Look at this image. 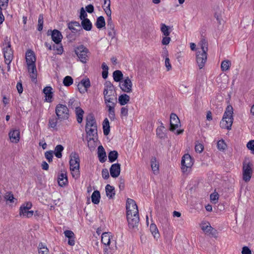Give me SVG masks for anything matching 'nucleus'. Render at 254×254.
Segmentation results:
<instances>
[{
	"instance_id": "1",
	"label": "nucleus",
	"mask_w": 254,
	"mask_h": 254,
	"mask_svg": "<svg viewBox=\"0 0 254 254\" xmlns=\"http://www.w3.org/2000/svg\"><path fill=\"white\" fill-rule=\"evenodd\" d=\"M103 95L105 103L108 108L109 117L111 120H114L116 118L115 103L113 101L116 97V93L114 85L109 81H106L105 83Z\"/></svg>"
},
{
	"instance_id": "2",
	"label": "nucleus",
	"mask_w": 254,
	"mask_h": 254,
	"mask_svg": "<svg viewBox=\"0 0 254 254\" xmlns=\"http://www.w3.org/2000/svg\"><path fill=\"white\" fill-rule=\"evenodd\" d=\"M127 217L130 228L136 227L139 223L138 209L136 203L133 199L128 198L127 201Z\"/></svg>"
},
{
	"instance_id": "3",
	"label": "nucleus",
	"mask_w": 254,
	"mask_h": 254,
	"mask_svg": "<svg viewBox=\"0 0 254 254\" xmlns=\"http://www.w3.org/2000/svg\"><path fill=\"white\" fill-rule=\"evenodd\" d=\"M26 66L28 74L34 82H36L37 71L36 67V57L34 53L28 50L25 55Z\"/></svg>"
},
{
	"instance_id": "4",
	"label": "nucleus",
	"mask_w": 254,
	"mask_h": 254,
	"mask_svg": "<svg viewBox=\"0 0 254 254\" xmlns=\"http://www.w3.org/2000/svg\"><path fill=\"white\" fill-rule=\"evenodd\" d=\"M199 45L200 50H199L196 55V63L199 69H202L205 65L207 60V52L208 51V44L205 39L202 40Z\"/></svg>"
},
{
	"instance_id": "5",
	"label": "nucleus",
	"mask_w": 254,
	"mask_h": 254,
	"mask_svg": "<svg viewBox=\"0 0 254 254\" xmlns=\"http://www.w3.org/2000/svg\"><path fill=\"white\" fill-rule=\"evenodd\" d=\"M233 108L232 106H227L223 118L220 123V126L223 129L230 130L233 123Z\"/></svg>"
},
{
	"instance_id": "6",
	"label": "nucleus",
	"mask_w": 254,
	"mask_h": 254,
	"mask_svg": "<svg viewBox=\"0 0 254 254\" xmlns=\"http://www.w3.org/2000/svg\"><path fill=\"white\" fill-rule=\"evenodd\" d=\"M85 131L87 136L96 137L97 135V126L94 116L88 115L86 117Z\"/></svg>"
},
{
	"instance_id": "7",
	"label": "nucleus",
	"mask_w": 254,
	"mask_h": 254,
	"mask_svg": "<svg viewBox=\"0 0 254 254\" xmlns=\"http://www.w3.org/2000/svg\"><path fill=\"white\" fill-rule=\"evenodd\" d=\"M70 170L73 177L77 178L79 176V157L75 152H72L70 156Z\"/></svg>"
},
{
	"instance_id": "8",
	"label": "nucleus",
	"mask_w": 254,
	"mask_h": 254,
	"mask_svg": "<svg viewBox=\"0 0 254 254\" xmlns=\"http://www.w3.org/2000/svg\"><path fill=\"white\" fill-rule=\"evenodd\" d=\"M253 174V164L249 158L245 159L243 163L242 177L245 182H249L252 178Z\"/></svg>"
},
{
	"instance_id": "9",
	"label": "nucleus",
	"mask_w": 254,
	"mask_h": 254,
	"mask_svg": "<svg viewBox=\"0 0 254 254\" xmlns=\"http://www.w3.org/2000/svg\"><path fill=\"white\" fill-rule=\"evenodd\" d=\"M170 129L176 134L179 135L184 132V129H181V124L180 121L175 114H171L170 119Z\"/></svg>"
},
{
	"instance_id": "10",
	"label": "nucleus",
	"mask_w": 254,
	"mask_h": 254,
	"mask_svg": "<svg viewBox=\"0 0 254 254\" xmlns=\"http://www.w3.org/2000/svg\"><path fill=\"white\" fill-rule=\"evenodd\" d=\"M194 161L189 154H185L181 160V169L183 173L189 174L191 170Z\"/></svg>"
},
{
	"instance_id": "11",
	"label": "nucleus",
	"mask_w": 254,
	"mask_h": 254,
	"mask_svg": "<svg viewBox=\"0 0 254 254\" xmlns=\"http://www.w3.org/2000/svg\"><path fill=\"white\" fill-rule=\"evenodd\" d=\"M74 52L80 62L83 64L87 63L88 60L89 50L86 47L81 45L75 48Z\"/></svg>"
},
{
	"instance_id": "12",
	"label": "nucleus",
	"mask_w": 254,
	"mask_h": 254,
	"mask_svg": "<svg viewBox=\"0 0 254 254\" xmlns=\"http://www.w3.org/2000/svg\"><path fill=\"white\" fill-rule=\"evenodd\" d=\"M55 113L58 120L62 121L68 119L69 110L65 105L62 104H58L55 108Z\"/></svg>"
},
{
	"instance_id": "13",
	"label": "nucleus",
	"mask_w": 254,
	"mask_h": 254,
	"mask_svg": "<svg viewBox=\"0 0 254 254\" xmlns=\"http://www.w3.org/2000/svg\"><path fill=\"white\" fill-rule=\"evenodd\" d=\"M32 206V204L30 202H27L23 203L19 208L20 216L25 218L31 217L34 214V211L33 210H30Z\"/></svg>"
},
{
	"instance_id": "14",
	"label": "nucleus",
	"mask_w": 254,
	"mask_h": 254,
	"mask_svg": "<svg viewBox=\"0 0 254 254\" xmlns=\"http://www.w3.org/2000/svg\"><path fill=\"white\" fill-rule=\"evenodd\" d=\"M87 14L83 7L81 8L79 18L81 20V25L83 28L86 31H90L92 28V24L90 21L87 18Z\"/></svg>"
},
{
	"instance_id": "15",
	"label": "nucleus",
	"mask_w": 254,
	"mask_h": 254,
	"mask_svg": "<svg viewBox=\"0 0 254 254\" xmlns=\"http://www.w3.org/2000/svg\"><path fill=\"white\" fill-rule=\"evenodd\" d=\"M119 87L123 92L131 93L132 91V82L131 78L128 76L125 77L120 82Z\"/></svg>"
},
{
	"instance_id": "16",
	"label": "nucleus",
	"mask_w": 254,
	"mask_h": 254,
	"mask_svg": "<svg viewBox=\"0 0 254 254\" xmlns=\"http://www.w3.org/2000/svg\"><path fill=\"white\" fill-rule=\"evenodd\" d=\"M3 54L5 63L9 64L13 59V52L9 41H8L6 46L3 49Z\"/></svg>"
},
{
	"instance_id": "17",
	"label": "nucleus",
	"mask_w": 254,
	"mask_h": 254,
	"mask_svg": "<svg viewBox=\"0 0 254 254\" xmlns=\"http://www.w3.org/2000/svg\"><path fill=\"white\" fill-rule=\"evenodd\" d=\"M90 86L91 83L89 79L84 78L78 83L77 88L80 93H84L87 92Z\"/></svg>"
},
{
	"instance_id": "18",
	"label": "nucleus",
	"mask_w": 254,
	"mask_h": 254,
	"mask_svg": "<svg viewBox=\"0 0 254 254\" xmlns=\"http://www.w3.org/2000/svg\"><path fill=\"white\" fill-rule=\"evenodd\" d=\"M43 92L45 95V101L49 103L52 102L54 94L52 87L46 86L43 89Z\"/></svg>"
},
{
	"instance_id": "19",
	"label": "nucleus",
	"mask_w": 254,
	"mask_h": 254,
	"mask_svg": "<svg viewBox=\"0 0 254 254\" xmlns=\"http://www.w3.org/2000/svg\"><path fill=\"white\" fill-rule=\"evenodd\" d=\"M111 176L113 178H117L120 174L121 165L119 163H115L110 168Z\"/></svg>"
},
{
	"instance_id": "20",
	"label": "nucleus",
	"mask_w": 254,
	"mask_h": 254,
	"mask_svg": "<svg viewBox=\"0 0 254 254\" xmlns=\"http://www.w3.org/2000/svg\"><path fill=\"white\" fill-rule=\"evenodd\" d=\"M9 137L11 142L16 143L20 140V131L19 129H13L9 132Z\"/></svg>"
},
{
	"instance_id": "21",
	"label": "nucleus",
	"mask_w": 254,
	"mask_h": 254,
	"mask_svg": "<svg viewBox=\"0 0 254 254\" xmlns=\"http://www.w3.org/2000/svg\"><path fill=\"white\" fill-rule=\"evenodd\" d=\"M113 239V236L111 233L104 232L101 236V242L105 246H109L110 245L111 241Z\"/></svg>"
},
{
	"instance_id": "22",
	"label": "nucleus",
	"mask_w": 254,
	"mask_h": 254,
	"mask_svg": "<svg viewBox=\"0 0 254 254\" xmlns=\"http://www.w3.org/2000/svg\"><path fill=\"white\" fill-rule=\"evenodd\" d=\"M51 37L52 40L57 44H60L63 38L61 33L56 29L52 31Z\"/></svg>"
},
{
	"instance_id": "23",
	"label": "nucleus",
	"mask_w": 254,
	"mask_h": 254,
	"mask_svg": "<svg viewBox=\"0 0 254 254\" xmlns=\"http://www.w3.org/2000/svg\"><path fill=\"white\" fill-rule=\"evenodd\" d=\"M58 184L61 187H64L67 184V178L65 172H62L58 180Z\"/></svg>"
},
{
	"instance_id": "24",
	"label": "nucleus",
	"mask_w": 254,
	"mask_h": 254,
	"mask_svg": "<svg viewBox=\"0 0 254 254\" xmlns=\"http://www.w3.org/2000/svg\"><path fill=\"white\" fill-rule=\"evenodd\" d=\"M98 157L99 161L102 163L104 162L106 160V153L102 145H100L98 148Z\"/></svg>"
},
{
	"instance_id": "25",
	"label": "nucleus",
	"mask_w": 254,
	"mask_h": 254,
	"mask_svg": "<svg viewBox=\"0 0 254 254\" xmlns=\"http://www.w3.org/2000/svg\"><path fill=\"white\" fill-rule=\"evenodd\" d=\"M106 196L109 199H113L115 195V190L114 187L110 185H107L105 187Z\"/></svg>"
},
{
	"instance_id": "26",
	"label": "nucleus",
	"mask_w": 254,
	"mask_h": 254,
	"mask_svg": "<svg viewBox=\"0 0 254 254\" xmlns=\"http://www.w3.org/2000/svg\"><path fill=\"white\" fill-rule=\"evenodd\" d=\"M130 101V97L128 95L124 93L119 96L118 101L120 105L125 106L128 104Z\"/></svg>"
},
{
	"instance_id": "27",
	"label": "nucleus",
	"mask_w": 254,
	"mask_h": 254,
	"mask_svg": "<svg viewBox=\"0 0 254 254\" xmlns=\"http://www.w3.org/2000/svg\"><path fill=\"white\" fill-rule=\"evenodd\" d=\"M151 167L153 173L154 174H157L159 171V163L155 157H153L151 160Z\"/></svg>"
},
{
	"instance_id": "28",
	"label": "nucleus",
	"mask_w": 254,
	"mask_h": 254,
	"mask_svg": "<svg viewBox=\"0 0 254 254\" xmlns=\"http://www.w3.org/2000/svg\"><path fill=\"white\" fill-rule=\"evenodd\" d=\"M75 113L78 123L81 124L83 121L84 111L79 107H77L75 108Z\"/></svg>"
},
{
	"instance_id": "29",
	"label": "nucleus",
	"mask_w": 254,
	"mask_h": 254,
	"mask_svg": "<svg viewBox=\"0 0 254 254\" xmlns=\"http://www.w3.org/2000/svg\"><path fill=\"white\" fill-rule=\"evenodd\" d=\"M150 230L154 239L158 240L160 238V235L156 225L154 223L151 224Z\"/></svg>"
},
{
	"instance_id": "30",
	"label": "nucleus",
	"mask_w": 254,
	"mask_h": 254,
	"mask_svg": "<svg viewBox=\"0 0 254 254\" xmlns=\"http://www.w3.org/2000/svg\"><path fill=\"white\" fill-rule=\"evenodd\" d=\"M64 235L68 238V244L70 246H73L75 243L74 233L70 230H66L64 232Z\"/></svg>"
},
{
	"instance_id": "31",
	"label": "nucleus",
	"mask_w": 254,
	"mask_h": 254,
	"mask_svg": "<svg viewBox=\"0 0 254 254\" xmlns=\"http://www.w3.org/2000/svg\"><path fill=\"white\" fill-rule=\"evenodd\" d=\"M68 28L73 33L77 32L79 29H81V27L79 23L76 21L69 22L68 24Z\"/></svg>"
},
{
	"instance_id": "32",
	"label": "nucleus",
	"mask_w": 254,
	"mask_h": 254,
	"mask_svg": "<svg viewBox=\"0 0 254 254\" xmlns=\"http://www.w3.org/2000/svg\"><path fill=\"white\" fill-rule=\"evenodd\" d=\"M202 230L206 233H211L214 229L211 226L208 222H202L201 224Z\"/></svg>"
},
{
	"instance_id": "33",
	"label": "nucleus",
	"mask_w": 254,
	"mask_h": 254,
	"mask_svg": "<svg viewBox=\"0 0 254 254\" xmlns=\"http://www.w3.org/2000/svg\"><path fill=\"white\" fill-rule=\"evenodd\" d=\"M100 194L98 190H95L92 194L91 200L92 202L96 204H97L100 202Z\"/></svg>"
},
{
	"instance_id": "34",
	"label": "nucleus",
	"mask_w": 254,
	"mask_h": 254,
	"mask_svg": "<svg viewBox=\"0 0 254 254\" xmlns=\"http://www.w3.org/2000/svg\"><path fill=\"white\" fill-rule=\"evenodd\" d=\"M113 76L116 82H121L123 78V74L121 71L117 70L113 72Z\"/></svg>"
},
{
	"instance_id": "35",
	"label": "nucleus",
	"mask_w": 254,
	"mask_h": 254,
	"mask_svg": "<svg viewBox=\"0 0 254 254\" xmlns=\"http://www.w3.org/2000/svg\"><path fill=\"white\" fill-rule=\"evenodd\" d=\"M89 137L87 140V144L90 150L94 149L97 145L96 141L95 139V138L96 137H92V136H87Z\"/></svg>"
},
{
	"instance_id": "36",
	"label": "nucleus",
	"mask_w": 254,
	"mask_h": 254,
	"mask_svg": "<svg viewBox=\"0 0 254 254\" xmlns=\"http://www.w3.org/2000/svg\"><path fill=\"white\" fill-rule=\"evenodd\" d=\"M103 132L105 135H107L109 134L110 130V127L109 122L107 119L104 120L103 123Z\"/></svg>"
},
{
	"instance_id": "37",
	"label": "nucleus",
	"mask_w": 254,
	"mask_h": 254,
	"mask_svg": "<svg viewBox=\"0 0 254 254\" xmlns=\"http://www.w3.org/2000/svg\"><path fill=\"white\" fill-rule=\"evenodd\" d=\"M63 150L64 147L62 145L59 144L57 145L54 151L55 156L58 158H61Z\"/></svg>"
},
{
	"instance_id": "38",
	"label": "nucleus",
	"mask_w": 254,
	"mask_h": 254,
	"mask_svg": "<svg viewBox=\"0 0 254 254\" xmlns=\"http://www.w3.org/2000/svg\"><path fill=\"white\" fill-rule=\"evenodd\" d=\"M96 25L99 29H101L105 26V21L103 16H100L97 18Z\"/></svg>"
},
{
	"instance_id": "39",
	"label": "nucleus",
	"mask_w": 254,
	"mask_h": 254,
	"mask_svg": "<svg viewBox=\"0 0 254 254\" xmlns=\"http://www.w3.org/2000/svg\"><path fill=\"white\" fill-rule=\"evenodd\" d=\"M118 157V153L116 150L111 151L108 154V159L110 162L116 161Z\"/></svg>"
},
{
	"instance_id": "40",
	"label": "nucleus",
	"mask_w": 254,
	"mask_h": 254,
	"mask_svg": "<svg viewBox=\"0 0 254 254\" xmlns=\"http://www.w3.org/2000/svg\"><path fill=\"white\" fill-rule=\"evenodd\" d=\"M49 201L52 202L53 204L50 206L51 209L53 208L54 209L55 206H60L63 202L60 198L57 199L49 198Z\"/></svg>"
},
{
	"instance_id": "41",
	"label": "nucleus",
	"mask_w": 254,
	"mask_h": 254,
	"mask_svg": "<svg viewBox=\"0 0 254 254\" xmlns=\"http://www.w3.org/2000/svg\"><path fill=\"white\" fill-rule=\"evenodd\" d=\"M217 147L218 150L220 151H224L226 149L227 145L223 139H221L218 141Z\"/></svg>"
},
{
	"instance_id": "42",
	"label": "nucleus",
	"mask_w": 254,
	"mask_h": 254,
	"mask_svg": "<svg viewBox=\"0 0 254 254\" xmlns=\"http://www.w3.org/2000/svg\"><path fill=\"white\" fill-rule=\"evenodd\" d=\"M231 65L230 61L228 60L223 61L221 65V68L223 71H226L229 69Z\"/></svg>"
},
{
	"instance_id": "43",
	"label": "nucleus",
	"mask_w": 254,
	"mask_h": 254,
	"mask_svg": "<svg viewBox=\"0 0 254 254\" xmlns=\"http://www.w3.org/2000/svg\"><path fill=\"white\" fill-rule=\"evenodd\" d=\"M219 195L218 192L214 191L210 195V200L211 202L216 204L217 203L219 199Z\"/></svg>"
},
{
	"instance_id": "44",
	"label": "nucleus",
	"mask_w": 254,
	"mask_h": 254,
	"mask_svg": "<svg viewBox=\"0 0 254 254\" xmlns=\"http://www.w3.org/2000/svg\"><path fill=\"white\" fill-rule=\"evenodd\" d=\"M73 82V79L70 76H66L63 79V84L65 86H69L71 85L72 84Z\"/></svg>"
},
{
	"instance_id": "45",
	"label": "nucleus",
	"mask_w": 254,
	"mask_h": 254,
	"mask_svg": "<svg viewBox=\"0 0 254 254\" xmlns=\"http://www.w3.org/2000/svg\"><path fill=\"white\" fill-rule=\"evenodd\" d=\"M4 198L6 201H9L11 203H13L15 200H16L11 192H7L5 194Z\"/></svg>"
},
{
	"instance_id": "46",
	"label": "nucleus",
	"mask_w": 254,
	"mask_h": 254,
	"mask_svg": "<svg viewBox=\"0 0 254 254\" xmlns=\"http://www.w3.org/2000/svg\"><path fill=\"white\" fill-rule=\"evenodd\" d=\"M57 119L53 118L51 119L49 121V127L54 129H57Z\"/></svg>"
},
{
	"instance_id": "47",
	"label": "nucleus",
	"mask_w": 254,
	"mask_h": 254,
	"mask_svg": "<svg viewBox=\"0 0 254 254\" xmlns=\"http://www.w3.org/2000/svg\"><path fill=\"white\" fill-rule=\"evenodd\" d=\"M39 254H48V249L43 244H40L38 250Z\"/></svg>"
},
{
	"instance_id": "48",
	"label": "nucleus",
	"mask_w": 254,
	"mask_h": 254,
	"mask_svg": "<svg viewBox=\"0 0 254 254\" xmlns=\"http://www.w3.org/2000/svg\"><path fill=\"white\" fill-rule=\"evenodd\" d=\"M161 31L163 35L165 36H169L170 31L169 27L166 26L165 24H162L161 27Z\"/></svg>"
},
{
	"instance_id": "49",
	"label": "nucleus",
	"mask_w": 254,
	"mask_h": 254,
	"mask_svg": "<svg viewBox=\"0 0 254 254\" xmlns=\"http://www.w3.org/2000/svg\"><path fill=\"white\" fill-rule=\"evenodd\" d=\"M128 114V109L127 107H123L121 109V117L123 119L127 118Z\"/></svg>"
},
{
	"instance_id": "50",
	"label": "nucleus",
	"mask_w": 254,
	"mask_h": 254,
	"mask_svg": "<svg viewBox=\"0 0 254 254\" xmlns=\"http://www.w3.org/2000/svg\"><path fill=\"white\" fill-rule=\"evenodd\" d=\"M54 50L56 51L57 54L62 55L64 52L63 47L61 45L53 47Z\"/></svg>"
},
{
	"instance_id": "51",
	"label": "nucleus",
	"mask_w": 254,
	"mask_h": 254,
	"mask_svg": "<svg viewBox=\"0 0 254 254\" xmlns=\"http://www.w3.org/2000/svg\"><path fill=\"white\" fill-rule=\"evenodd\" d=\"M107 26L108 28L111 30L114 31V29H115V26L112 22L111 16L108 17Z\"/></svg>"
},
{
	"instance_id": "52",
	"label": "nucleus",
	"mask_w": 254,
	"mask_h": 254,
	"mask_svg": "<svg viewBox=\"0 0 254 254\" xmlns=\"http://www.w3.org/2000/svg\"><path fill=\"white\" fill-rule=\"evenodd\" d=\"M247 148L251 150L252 153H254V140H251L247 143Z\"/></svg>"
},
{
	"instance_id": "53",
	"label": "nucleus",
	"mask_w": 254,
	"mask_h": 254,
	"mask_svg": "<svg viewBox=\"0 0 254 254\" xmlns=\"http://www.w3.org/2000/svg\"><path fill=\"white\" fill-rule=\"evenodd\" d=\"M111 4L108 3V5L103 6V9L108 17L111 16L112 11L110 8Z\"/></svg>"
},
{
	"instance_id": "54",
	"label": "nucleus",
	"mask_w": 254,
	"mask_h": 254,
	"mask_svg": "<svg viewBox=\"0 0 254 254\" xmlns=\"http://www.w3.org/2000/svg\"><path fill=\"white\" fill-rule=\"evenodd\" d=\"M164 130V127H160L157 128V130H156L157 134L158 135V136H159L161 138L165 136V133L163 131Z\"/></svg>"
},
{
	"instance_id": "55",
	"label": "nucleus",
	"mask_w": 254,
	"mask_h": 254,
	"mask_svg": "<svg viewBox=\"0 0 254 254\" xmlns=\"http://www.w3.org/2000/svg\"><path fill=\"white\" fill-rule=\"evenodd\" d=\"M43 25V16L42 15H40L38 18V29L39 31H41L42 30Z\"/></svg>"
},
{
	"instance_id": "56",
	"label": "nucleus",
	"mask_w": 254,
	"mask_h": 254,
	"mask_svg": "<svg viewBox=\"0 0 254 254\" xmlns=\"http://www.w3.org/2000/svg\"><path fill=\"white\" fill-rule=\"evenodd\" d=\"M203 149V145L201 143H198L195 145V150L196 152L201 153Z\"/></svg>"
},
{
	"instance_id": "57",
	"label": "nucleus",
	"mask_w": 254,
	"mask_h": 254,
	"mask_svg": "<svg viewBox=\"0 0 254 254\" xmlns=\"http://www.w3.org/2000/svg\"><path fill=\"white\" fill-rule=\"evenodd\" d=\"M165 64L167 71H170L172 69V66L170 62V60L168 57L165 58Z\"/></svg>"
},
{
	"instance_id": "58",
	"label": "nucleus",
	"mask_w": 254,
	"mask_h": 254,
	"mask_svg": "<svg viewBox=\"0 0 254 254\" xmlns=\"http://www.w3.org/2000/svg\"><path fill=\"white\" fill-rule=\"evenodd\" d=\"M53 152L52 151H47L45 153V157L49 162L52 161L53 159Z\"/></svg>"
},
{
	"instance_id": "59",
	"label": "nucleus",
	"mask_w": 254,
	"mask_h": 254,
	"mask_svg": "<svg viewBox=\"0 0 254 254\" xmlns=\"http://www.w3.org/2000/svg\"><path fill=\"white\" fill-rule=\"evenodd\" d=\"M102 177L105 179H107L109 177V174L108 169H104L102 171Z\"/></svg>"
},
{
	"instance_id": "60",
	"label": "nucleus",
	"mask_w": 254,
	"mask_h": 254,
	"mask_svg": "<svg viewBox=\"0 0 254 254\" xmlns=\"http://www.w3.org/2000/svg\"><path fill=\"white\" fill-rule=\"evenodd\" d=\"M85 11L86 10L87 12H88L89 13H92L94 10V6L92 4H90L88 5H87L85 7V8L84 9Z\"/></svg>"
},
{
	"instance_id": "61",
	"label": "nucleus",
	"mask_w": 254,
	"mask_h": 254,
	"mask_svg": "<svg viewBox=\"0 0 254 254\" xmlns=\"http://www.w3.org/2000/svg\"><path fill=\"white\" fill-rule=\"evenodd\" d=\"M171 40L170 37L168 36H165L163 38L162 40V43L164 45H167L169 44Z\"/></svg>"
},
{
	"instance_id": "62",
	"label": "nucleus",
	"mask_w": 254,
	"mask_h": 254,
	"mask_svg": "<svg viewBox=\"0 0 254 254\" xmlns=\"http://www.w3.org/2000/svg\"><path fill=\"white\" fill-rule=\"evenodd\" d=\"M242 254H252L251 250L247 246H245L243 248L242 251Z\"/></svg>"
},
{
	"instance_id": "63",
	"label": "nucleus",
	"mask_w": 254,
	"mask_h": 254,
	"mask_svg": "<svg viewBox=\"0 0 254 254\" xmlns=\"http://www.w3.org/2000/svg\"><path fill=\"white\" fill-rule=\"evenodd\" d=\"M8 0H0V7H7Z\"/></svg>"
},
{
	"instance_id": "64",
	"label": "nucleus",
	"mask_w": 254,
	"mask_h": 254,
	"mask_svg": "<svg viewBox=\"0 0 254 254\" xmlns=\"http://www.w3.org/2000/svg\"><path fill=\"white\" fill-rule=\"evenodd\" d=\"M16 88L19 93H21L23 92V87L21 83L18 82L17 84Z\"/></svg>"
}]
</instances>
